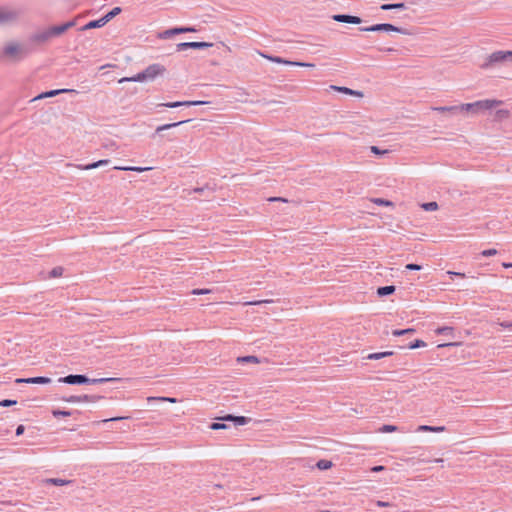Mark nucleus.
Here are the masks:
<instances>
[{"mask_svg":"<svg viewBox=\"0 0 512 512\" xmlns=\"http://www.w3.org/2000/svg\"><path fill=\"white\" fill-rule=\"evenodd\" d=\"M29 50L18 43L11 42L5 45L2 51V57L9 58L13 61H19L28 55Z\"/></svg>","mask_w":512,"mask_h":512,"instance_id":"obj_1","label":"nucleus"},{"mask_svg":"<svg viewBox=\"0 0 512 512\" xmlns=\"http://www.w3.org/2000/svg\"><path fill=\"white\" fill-rule=\"evenodd\" d=\"M501 104H502V101H500V100H490V99L479 100L474 103L461 104L460 111L465 110L467 112L477 113L478 111L489 110V109L497 107Z\"/></svg>","mask_w":512,"mask_h":512,"instance_id":"obj_2","label":"nucleus"},{"mask_svg":"<svg viewBox=\"0 0 512 512\" xmlns=\"http://www.w3.org/2000/svg\"><path fill=\"white\" fill-rule=\"evenodd\" d=\"M362 32H397L404 35H411L412 32L407 28L398 27L390 23L374 24L369 27H360Z\"/></svg>","mask_w":512,"mask_h":512,"instance_id":"obj_3","label":"nucleus"},{"mask_svg":"<svg viewBox=\"0 0 512 512\" xmlns=\"http://www.w3.org/2000/svg\"><path fill=\"white\" fill-rule=\"evenodd\" d=\"M504 61H512V51H495L487 56L485 62L481 65V68L488 69L498 63Z\"/></svg>","mask_w":512,"mask_h":512,"instance_id":"obj_4","label":"nucleus"},{"mask_svg":"<svg viewBox=\"0 0 512 512\" xmlns=\"http://www.w3.org/2000/svg\"><path fill=\"white\" fill-rule=\"evenodd\" d=\"M58 382L70 385H83L90 383V378L82 374H70L59 378Z\"/></svg>","mask_w":512,"mask_h":512,"instance_id":"obj_5","label":"nucleus"},{"mask_svg":"<svg viewBox=\"0 0 512 512\" xmlns=\"http://www.w3.org/2000/svg\"><path fill=\"white\" fill-rule=\"evenodd\" d=\"M166 71V68L161 64H151L145 70L146 81H153L157 76H161Z\"/></svg>","mask_w":512,"mask_h":512,"instance_id":"obj_6","label":"nucleus"},{"mask_svg":"<svg viewBox=\"0 0 512 512\" xmlns=\"http://www.w3.org/2000/svg\"><path fill=\"white\" fill-rule=\"evenodd\" d=\"M197 30L194 27H174L168 30L163 31L159 34V37L162 39H168L174 35L182 34V33H191L196 32Z\"/></svg>","mask_w":512,"mask_h":512,"instance_id":"obj_7","label":"nucleus"},{"mask_svg":"<svg viewBox=\"0 0 512 512\" xmlns=\"http://www.w3.org/2000/svg\"><path fill=\"white\" fill-rule=\"evenodd\" d=\"M213 44L209 42H182L177 44L176 50L177 51H184L187 49H205L212 47Z\"/></svg>","mask_w":512,"mask_h":512,"instance_id":"obj_8","label":"nucleus"},{"mask_svg":"<svg viewBox=\"0 0 512 512\" xmlns=\"http://www.w3.org/2000/svg\"><path fill=\"white\" fill-rule=\"evenodd\" d=\"M332 19L336 22L348 24H361L363 21L360 17L349 14H335Z\"/></svg>","mask_w":512,"mask_h":512,"instance_id":"obj_9","label":"nucleus"},{"mask_svg":"<svg viewBox=\"0 0 512 512\" xmlns=\"http://www.w3.org/2000/svg\"><path fill=\"white\" fill-rule=\"evenodd\" d=\"M75 25H76V21L71 20L62 25L51 26L49 29H50V33L52 34V37H57V36H60L63 33H65L68 29L74 27Z\"/></svg>","mask_w":512,"mask_h":512,"instance_id":"obj_10","label":"nucleus"},{"mask_svg":"<svg viewBox=\"0 0 512 512\" xmlns=\"http://www.w3.org/2000/svg\"><path fill=\"white\" fill-rule=\"evenodd\" d=\"M100 396H93V395H72L69 397H64L63 400L66 402H95L98 399H100Z\"/></svg>","mask_w":512,"mask_h":512,"instance_id":"obj_11","label":"nucleus"},{"mask_svg":"<svg viewBox=\"0 0 512 512\" xmlns=\"http://www.w3.org/2000/svg\"><path fill=\"white\" fill-rule=\"evenodd\" d=\"M16 383H28V384H49L52 382L51 378L44 376H37L31 378H18L15 380Z\"/></svg>","mask_w":512,"mask_h":512,"instance_id":"obj_12","label":"nucleus"},{"mask_svg":"<svg viewBox=\"0 0 512 512\" xmlns=\"http://www.w3.org/2000/svg\"><path fill=\"white\" fill-rule=\"evenodd\" d=\"M208 102L206 101H200V100H195V101H176V102H168V103H164V104H161L162 106H165V107H168V108H177V107H181V106H198V105H203V104H207Z\"/></svg>","mask_w":512,"mask_h":512,"instance_id":"obj_13","label":"nucleus"},{"mask_svg":"<svg viewBox=\"0 0 512 512\" xmlns=\"http://www.w3.org/2000/svg\"><path fill=\"white\" fill-rule=\"evenodd\" d=\"M17 18V13L15 11L0 8V25H5L10 23Z\"/></svg>","mask_w":512,"mask_h":512,"instance_id":"obj_14","label":"nucleus"},{"mask_svg":"<svg viewBox=\"0 0 512 512\" xmlns=\"http://www.w3.org/2000/svg\"><path fill=\"white\" fill-rule=\"evenodd\" d=\"M52 37V34L50 33V29H46L44 31H41V32H37L35 34H33L31 36V41L35 42V43H45L47 41H49Z\"/></svg>","mask_w":512,"mask_h":512,"instance_id":"obj_15","label":"nucleus"},{"mask_svg":"<svg viewBox=\"0 0 512 512\" xmlns=\"http://www.w3.org/2000/svg\"><path fill=\"white\" fill-rule=\"evenodd\" d=\"M62 93H77L76 90L74 89H56V90H50V91H47V92H44V93H41L40 95H38L37 97H35L33 99L34 100H37V99H42V98H47V97H54L56 95H59V94H62Z\"/></svg>","mask_w":512,"mask_h":512,"instance_id":"obj_16","label":"nucleus"},{"mask_svg":"<svg viewBox=\"0 0 512 512\" xmlns=\"http://www.w3.org/2000/svg\"><path fill=\"white\" fill-rule=\"evenodd\" d=\"M330 89L334 90V91H337V92H340V93H344V94L350 95V96L363 97V92L357 91V90H353V89H350V88L344 87V86L331 85Z\"/></svg>","mask_w":512,"mask_h":512,"instance_id":"obj_17","label":"nucleus"},{"mask_svg":"<svg viewBox=\"0 0 512 512\" xmlns=\"http://www.w3.org/2000/svg\"><path fill=\"white\" fill-rule=\"evenodd\" d=\"M103 21H104L103 17H101L100 19H97V20H92V21L88 22L87 24H85L84 26H82L80 28V30L86 31V30H90V29H94V28H101L106 24V22H103Z\"/></svg>","mask_w":512,"mask_h":512,"instance_id":"obj_18","label":"nucleus"},{"mask_svg":"<svg viewBox=\"0 0 512 512\" xmlns=\"http://www.w3.org/2000/svg\"><path fill=\"white\" fill-rule=\"evenodd\" d=\"M213 192H214V189L209 184H206L203 187L194 188L193 190H191L189 192V194L191 195L192 193H198L200 195L209 197Z\"/></svg>","mask_w":512,"mask_h":512,"instance_id":"obj_19","label":"nucleus"},{"mask_svg":"<svg viewBox=\"0 0 512 512\" xmlns=\"http://www.w3.org/2000/svg\"><path fill=\"white\" fill-rule=\"evenodd\" d=\"M109 162L110 161L108 159H103V160H99V161H96V162H93V163H90L87 165H77L76 167L79 169H82V170H91V169H95V168H98L103 165H107Z\"/></svg>","mask_w":512,"mask_h":512,"instance_id":"obj_20","label":"nucleus"},{"mask_svg":"<svg viewBox=\"0 0 512 512\" xmlns=\"http://www.w3.org/2000/svg\"><path fill=\"white\" fill-rule=\"evenodd\" d=\"M406 8H407V6H406V4L404 2L382 4L380 6V9H382L384 11H388V10H404Z\"/></svg>","mask_w":512,"mask_h":512,"instance_id":"obj_21","label":"nucleus"},{"mask_svg":"<svg viewBox=\"0 0 512 512\" xmlns=\"http://www.w3.org/2000/svg\"><path fill=\"white\" fill-rule=\"evenodd\" d=\"M146 81L145 79V74L144 72H140L132 77H123L119 80V83H123V82H144Z\"/></svg>","mask_w":512,"mask_h":512,"instance_id":"obj_22","label":"nucleus"},{"mask_svg":"<svg viewBox=\"0 0 512 512\" xmlns=\"http://www.w3.org/2000/svg\"><path fill=\"white\" fill-rule=\"evenodd\" d=\"M189 120H182V121H178V122H174V123H169V124H164V125H161V126H158L155 130V134H160L162 131H165V130H169L171 128H174V127H177L181 124H184L186 122H188Z\"/></svg>","mask_w":512,"mask_h":512,"instance_id":"obj_23","label":"nucleus"},{"mask_svg":"<svg viewBox=\"0 0 512 512\" xmlns=\"http://www.w3.org/2000/svg\"><path fill=\"white\" fill-rule=\"evenodd\" d=\"M394 285L381 286L377 289V295L380 297L391 295L395 292Z\"/></svg>","mask_w":512,"mask_h":512,"instance_id":"obj_24","label":"nucleus"},{"mask_svg":"<svg viewBox=\"0 0 512 512\" xmlns=\"http://www.w3.org/2000/svg\"><path fill=\"white\" fill-rule=\"evenodd\" d=\"M433 110L438 111L440 113H445V112L457 113V112H460V105L434 107Z\"/></svg>","mask_w":512,"mask_h":512,"instance_id":"obj_25","label":"nucleus"},{"mask_svg":"<svg viewBox=\"0 0 512 512\" xmlns=\"http://www.w3.org/2000/svg\"><path fill=\"white\" fill-rule=\"evenodd\" d=\"M393 355L392 351H385V352H377V353H371L366 358L369 360H379L384 357H388Z\"/></svg>","mask_w":512,"mask_h":512,"instance_id":"obj_26","label":"nucleus"},{"mask_svg":"<svg viewBox=\"0 0 512 512\" xmlns=\"http://www.w3.org/2000/svg\"><path fill=\"white\" fill-rule=\"evenodd\" d=\"M121 11L122 10L120 7H114L111 11H109L106 15L103 16V19H104L103 22H106V24H107L110 20H112L117 15H119L121 13Z\"/></svg>","mask_w":512,"mask_h":512,"instance_id":"obj_27","label":"nucleus"},{"mask_svg":"<svg viewBox=\"0 0 512 512\" xmlns=\"http://www.w3.org/2000/svg\"><path fill=\"white\" fill-rule=\"evenodd\" d=\"M45 483L52 484L55 486H64V485L70 484L71 481L65 480V479H60V478H48L45 480Z\"/></svg>","mask_w":512,"mask_h":512,"instance_id":"obj_28","label":"nucleus"},{"mask_svg":"<svg viewBox=\"0 0 512 512\" xmlns=\"http://www.w3.org/2000/svg\"><path fill=\"white\" fill-rule=\"evenodd\" d=\"M114 169L122 170V171L143 172V171L150 170L151 168L150 167L142 168V167H135V166H116V167H114Z\"/></svg>","mask_w":512,"mask_h":512,"instance_id":"obj_29","label":"nucleus"},{"mask_svg":"<svg viewBox=\"0 0 512 512\" xmlns=\"http://www.w3.org/2000/svg\"><path fill=\"white\" fill-rule=\"evenodd\" d=\"M117 381H120L119 378H96V379H91L90 378V383L89 384H102V383H107V382H117Z\"/></svg>","mask_w":512,"mask_h":512,"instance_id":"obj_30","label":"nucleus"},{"mask_svg":"<svg viewBox=\"0 0 512 512\" xmlns=\"http://www.w3.org/2000/svg\"><path fill=\"white\" fill-rule=\"evenodd\" d=\"M250 418L248 417H245V416H234V425L235 426H242V425H246L250 422Z\"/></svg>","mask_w":512,"mask_h":512,"instance_id":"obj_31","label":"nucleus"},{"mask_svg":"<svg viewBox=\"0 0 512 512\" xmlns=\"http://www.w3.org/2000/svg\"><path fill=\"white\" fill-rule=\"evenodd\" d=\"M316 467L320 470H327L332 467V462L329 460L321 459L316 463Z\"/></svg>","mask_w":512,"mask_h":512,"instance_id":"obj_32","label":"nucleus"},{"mask_svg":"<svg viewBox=\"0 0 512 512\" xmlns=\"http://www.w3.org/2000/svg\"><path fill=\"white\" fill-rule=\"evenodd\" d=\"M267 58L269 60H271L272 62L279 63V64H285V65H292L293 66V63H294V61H289V60L283 59V58L278 57V56H268Z\"/></svg>","mask_w":512,"mask_h":512,"instance_id":"obj_33","label":"nucleus"},{"mask_svg":"<svg viewBox=\"0 0 512 512\" xmlns=\"http://www.w3.org/2000/svg\"><path fill=\"white\" fill-rule=\"evenodd\" d=\"M415 333V329L413 328H407V329H401V330H393L392 335L399 337L407 334H413Z\"/></svg>","mask_w":512,"mask_h":512,"instance_id":"obj_34","label":"nucleus"},{"mask_svg":"<svg viewBox=\"0 0 512 512\" xmlns=\"http://www.w3.org/2000/svg\"><path fill=\"white\" fill-rule=\"evenodd\" d=\"M435 332L439 335H452L453 333V328L452 327H449V326H443V327H439L435 330Z\"/></svg>","mask_w":512,"mask_h":512,"instance_id":"obj_35","label":"nucleus"},{"mask_svg":"<svg viewBox=\"0 0 512 512\" xmlns=\"http://www.w3.org/2000/svg\"><path fill=\"white\" fill-rule=\"evenodd\" d=\"M421 207L425 210V211H435L438 209V204L437 202L435 201H432V202H426V203H423L421 205Z\"/></svg>","mask_w":512,"mask_h":512,"instance_id":"obj_36","label":"nucleus"},{"mask_svg":"<svg viewBox=\"0 0 512 512\" xmlns=\"http://www.w3.org/2000/svg\"><path fill=\"white\" fill-rule=\"evenodd\" d=\"M63 271H64V269H63L61 266L54 267V268L49 272V277H50V278L60 277V276H62Z\"/></svg>","mask_w":512,"mask_h":512,"instance_id":"obj_37","label":"nucleus"},{"mask_svg":"<svg viewBox=\"0 0 512 512\" xmlns=\"http://www.w3.org/2000/svg\"><path fill=\"white\" fill-rule=\"evenodd\" d=\"M398 427L395 426V425H390V424H386V425H383L379 431L382 432V433H391V432H395V431H398Z\"/></svg>","mask_w":512,"mask_h":512,"instance_id":"obj_38","label":"nucleus"},{"mask_svg":"<svg viewBox=\"0 0 512 512\" xmlns=\"http://www.w3.org/2000/svg\"><path fill=\"white\" fill-rule=\"evenodd\" d=\"M425 346H426V343L423 340L416 339L408 345V348L416 349V348L425 347Z\"/></svg>","mask_w":512,"mask_h":512,"instance_id":"obj_39","label":"nucleus"},{"mask_svg":"<svg viewBox=\"0 0 512 512\" xmlns=\"http://www.w3.org/2000/svg\"><path fill=\"white\" fill-rule=\"evenodd\" d=\"M52 414L56 418L61 417V416L62 417H68V416L71 415V412L67 411V410H53Z\"/></svg>","mask_w":512,"mask_h":512,"instance_id":"obj_40","label":"nucleus"},{"mask_svg":"<svg viewBox=\"0 0 512 512\" xmlns=\"http://www.w3.org/2000/svg\"><path fill=\"white\" fill-rule=\"evenodd\" d=\"M373 202L380 206H393V203L391 201L383 198H375L373 199Z\"/></svg>","mask_w":512,"mask_h":512,"instance_id":"obj_41","label":"nucleus"},{"mask_svg":"<svg viewBox=\"0 0 512 512\" xmlns=\"http://www.w3.org/2000/svg\"><path fill=\"white\" fill-rule=\"evenodd\" d=\"M239 362H252V363H259V360L256 356H244L239 357L237 359Z\"/></svg>","mask_w":512,"mask_h":512,"instance_id":"obj_42","label":"nucleus"},{"mask_svg":"<svg viewBox=\"0 0 512 512\" xmlns=\"http://www.w3.org/2000/svg\"><path fill=\"white\" fill-rule=\"evenodd\" d=\"M148 401H168L171 403H175L177 400L176 398L171 397H149Z\"/></svg>","mask_w":512,"mask_h":512,"instance_id":"obj_43","label":"nucleus"},{"mask_svg":"<svg viewBox=\"0 0 512 512\" xmlns=\"http://www.w3.org/2000/svg\"><path fill=\"white\" fill-rule=\"evenodd\" d=\"M210 428L212 430H220V429H227L228 426L225 423L213 422L212 424H210Z\"/></svg>","mask_w":512,"mask_h":512,"instance_id":"obj_44","label":"nucleus"},{"mask_svg":"<svg viewBox=\"0 0 512 512\" xmlns=\"http://www.w3.org/2000/svg\"><path fill=\"white\" fill-rule=\"evenodd\" d=\"M370 150L373 154H376V155H384V154H387L389 151L388 150H381L379 147L377 146H371L370 147Z\"/></svg>","mask_w":512,"mask_h":512,"instance_id":"obj_45","label":"nucleus"},{"mask_svg":"<svg viewBox=\"0 0 512 512\" xmlns=\"http://www.w3.org/2000/svg\"><path fill=\"white\" fill-rule=\"evenodd\" d=\"M16 403H17L16 400L5 399V400L0 401V406H2V407H10V406L15 405Z\"/></svg>","mask_w":512,"mask_h":512,"instance_id":"obj_46","label":"nucleus"},{"mask_svg":"<svg viewBox=\"0 0 512 512\" xmlns=\"http://www.w3.org/2000/svg\"><path fill=\"white\" fill-rule=\"evenodd\" d=\"M497 254V250L496 249H487V250H483L481 252V255L484 256V257H490V256H494Z\"/></svg>","mask_w":512,"mask_h":512,"instance_id":"obj_47","label":"nucleus"},{"mask_svg":"<svg viewBox=\"0 0 512 512\" xmlns=\"http://www.w3.org/2000/svg\"><path fill=\"white\" fill-rule=\"evenodd\" d=\"M273 300H257V301H249V302H246L245 304L246 305H261V304H265V303H272Z\"/></svg>","mask_w":512,"mask_h":512,"instance_id":"obj_48","label":"nucleus"},{"mask_svg":"<svg viewBox=\"0 0 512 512\" xmlns=\"http://www.w3.org/2000/svg\"><path fill=\"white\" fill-rule=\"evenodd\" d=\"M375 504L378 506V507H381V508H385V507H393L394 504L393 503H390V502H386V501H382V500H378L375 502Z\"/></svg>","mask_w":512,"mask_h":512,"instance_id":"obj_49","label":"nucleus"},{"mask_svg":"<svg viewBox=\"0 0 512 512\" xmlns=\"http://www.w3.org/2000/svg\"><path fill=\"white\" fill-rule=\"evenodd\" d=\"M417 431H419V432H432V431H433V426H429V425H420V426L417 428Z\"/></svg>","mask_w":512,"mask_h":512,"instance_id":"obj_50","label":"nucleus"},{"mask_svg":"<svg viewBox=\"0 0 512 512\" xmlns=\"http://www.w3.org/2000/svg\"><path fill=\"white\" fill-rule=\"evenodd\" d=\"M211 290L209 289H194L192 290V294L194 295H204L210 293Z\"/></svg>","mask_w":512,"mask_h":512,"instance_id":"obj_51","label":"nucleus"},{"mask_svg":"<svg viewBox=\"0 0 512 512\" xmlns=\"http://www.w3.org/2000/svg\"><path fill=\"white\" fill-rule=\"evenodd\" d=\"M405 268L408 269V270L418 271V270H421L422 267H421V265L410 263V264H407L405 266Z\"/></svg>","mask_w":512,"mask_h":512,"instance_id":"obj_52","label":"nucleus"},{"mask_svg":"<svg viewBox=\"0 0 512 512\" xmlns=\"http://www.w3.org/2000/svg\"><path fill=\"white\" fill-rule=\"evenodd\" d=\"M496 114H497L498 118L502 119V118H507L509 115V112H508V110L501 109V110H498Z\"/></svg>","mask_w":512,"mask_h":512,"instance_id":"obj_53","label":"nucleus"},{"mask_svg":"<svg viewBox=\"0 0 512 512\" xmlns=\"http://www.w3.org/2000/svg\"><path fill=\"white\" fill-rule=\"evenodd\" d=\"M293 66H300V67H308V68H311V67H314L315 65H314L313 63H305V62H297V61H294Z\"/></svg>","mask_w":512,"mask_h":512,"instance_id":"obj_54","label":"nucleus"},{"mask_svg":"<svg viewBox=\"0 0 512 512\" xmlns=\"http://www.w3.org/2000/svg\"><path fill=\"white\" fill-rule=\"evenodd\" d=\"M218 420H221V421H231V422H233V421H234V415H232V414H227V415H225V416H223V417L218 418Z\"/></svg>","mask_w":512,"mask_h":512,"instance_id":"obj_55","label":"nucleus"},{"mask_svg":"<svg viewBox=\"0 0 512 512\" xmlns=\"http://www.w3.org/2000/svg\"><path fill=\"white\" fill-rule=\"evenodd\" d=\"M383 470H385V467L382 465L373 466L371 468V472H373V473L381 472Z\"/></svg>","mask_w":512,"mask_h":512,"instance_id":"obj_56","label":"nucleus"},{"mask_svg":"<svg viewBox=\"0 0 512 512\" xmlns=\"http://www.w3.org/2000/svg\"><path fill=\"white\" fill-rule=\"evenodd\" d=\"M24 431H25L24 425H18L16 428V435L20 436L24 433Z\"/></svg>","mask_w":512,"mask_h":512,"instance_id":"obj_57","label":"nucleus"},{"mask_svg":"<svg viewBox=\"0 0 512 512\" xmlns=\"http://www.w3.org/2000/svg\"><path fill=\"white\" fill-rule=\"evenodd\" d=\"M448 274L451 276H456V277H461V278L465 277V274L461 273V272L448 271Z\"/></svg>","mask_w":512,"mask_h":512,"instance_id":"obj_58","label":"nucleus"},{"mask_svg":"<svg viewBox=\"0 0 512 512\" xmlns=\"http://www.w3.org/2000/svg\"><path fill=\"white\" fill-rule=\"evenodd\" d=\"M445 430H446V428L444 426H433L432 432H443Z\"/></svg>","mask_w":512,"mask_h":512,"instance_id":"obj_59","label":"nucleus"},{"mask_svg":"<svg viewBox=\"0 0 512 512\" xmlns=\"http://www.w3.org/2000/svg\"><path fill=\"white\" fill-rule=\"evenodd\" d=\"M500 325L504 328H510V327H512V322L504 321V322H501Z\"/></svg>","mask_w":512,"mask_h":512,"instance_id":"obj_60","label":"nucleus"},{"mask_svg":"<svg viewBox=\"0 0 512 512\" xmlns=\"http://www.w3.org/2000/svg\"><path fill=\"white\" fill-rule=\"evenodd\" d=\"M269 201H283V202H287L286 199L281 198V197H271V198H269Z\"/></svg>","mask_w":512,"mask_h":512,"instance_id":"obj_61","label":"nucleus"},{"mask_svg":"<svg viewBox=\"0 0 512 512\" xmlns=\"http://www.w3.org/2000/svg\"><path fill=\"white\" fill-rule=\"evenodd\" d=\"M458 343H446V344H440L438 347H446V346H456Z\"/></svg>","mask_w":512,"mask_h":512,"instance_id":"obj_62","label":"nucleus"},{"mask_svg":"<svg viewBox=\"0 0 512 512\" xmlns=\"http://www.w3.org/2000/svg\"><path fill=\"white\" fill-rule=\"evenodd\" d=\"M124 419V417H113L111 419H109L108 421H117V420H122Z\"/></svg>","mask_w":512,"mask_h":512,"instance_id":"obj_63","label":"nucleus"},{"mask_svg":"<svg viewBox=\"0 0 512 512\" xmlns=\"http://www.w3.org/2000/svg\"><path fill=\"white\" fill-rule=\"evenodd\" d=\"M503 267L510 268L512 267V263H503Z\"/></svg>","mask_w":512,"mask_h":512,"instance_id":"obj_64","label":"nucleus"}]
</instances>
